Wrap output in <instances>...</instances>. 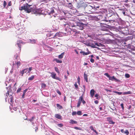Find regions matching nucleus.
<instances>
[{
	"label": "nucleus",
	"instance_id": "f257e3e1",
	"mask_svg": "<svg viewBox=\"0 0 135 135\" xmlns=\"http://www.w3.org/2000/svg\"><path fill=\"white\" fill-rule=\"evenodd\" d=\"M32 5H29L28 3H26L23 6H22L19 9L21 11L24 10L27 13H30L31 12L32 10V8L31 7L30 8Z\"/></svg>",
	"mask_w": 135,
	"mask_h": 135
},
{
	"label": "nucleus",
	"instance_id": "f03ea898",
	"mask_svg": "<svg viewBox=\"0 0 135 135\" xmlns=\"http://www.w3.org/2000/svg\"><path fill=\"white\" fill-rule=\"evenodd\" d=\"M110 17V20H109L110 22H116L117 21V19L119 17L117 14H114L109 16Z\"/></svg>",
	"mask_w": 135,
	"mask_h": 135
},
{
	"label": "nucleus",
	"instance_id": "7ed1b4c3",
	"mask_svg": "<svg viewBox=\"0 0 135 135\" xmlns=\"http://www.w3.org/2000/svg\"><path fill=\"white\" fill-rule=\"evenodd\" d=\"M77 6L78 8L83 7L84 8L86 6V4L82 0H78L77 1Z\"/></svg>",
	"mask_w": 135,
	"mask_h": 135
},
{
	"label": "nucleus",
	"instance_id": "20e7f679",
	"mask_svg": "<svg viewBox=\"0 0 135 135\" xmlns=\"http://www.w3.org/2000/svg\"><path fill=\"white\" fill-rule=\"evenodd\" d=\"M49 73L51 74V76L52 78L58 80L59 81H61V80L60 78L57 77H56V74L54 72L50 73Z\"/></svg>",
	"mask_w": 135,
	"mask_h": 135
},
{
	"label": "nucleus",
	"instance_id": "39448f33",
	"mask_svg": "<svg viewBox=\"0 0 135 135\" xmlns=\"http://www.w3.org/2000/svg\"><path fill=\"white\" fill-rule=\"evenodd\" d=\"M92 8V7L91 6H87L86 5V6L84 8L86 12L87 13H90L91 12L90 10Z\"/></svg>",
	"mask_w": 135,
	"mask_h": 135
},
{
	"label": "nucleus",
	"instance_id": "423d86ee",
	"mask_svg": "<svg viewBox=\"0 0 135 135\" xmlns=\"http://www.w3.org/2000/svg\"><path fill=\"white\" fill-rule=\"evenodd\" d=\"M85 25L81 22H79L78 24V25L76 28H78V29L83 30L84 28V26Z\"/></svg>",
	"mask_w": 135,
	"mask_h": 135
},
{
	"label": "nucleus",
	"instance_id": "0eeeda50",
	"mask_svg": "<svg viewBox=\"0 0 135 135\" xmlns=\"http://www.w3.org/2000/svg\"><path fill=\"white\" fill-rule=\"evenodd\" d=\"M23 42L22 40H18L17 41V44L18 46L19 47V50L20 51H21V45L20 44L22 43Z\"/></svg>",
	"mask_w": 135,
	"mask_h": 135
},
{
	"label": "nucleus",
	"instance_id": "6e6552de",
	"mask_svg": "<svg viewBox=\"0 0 135 135\" xmlns=\"http://www.w3.org/2000/svg\"><path fill=\"white\" fill-rule=\"evenodd\" d=\"M73 32L74 33V36H77V34L79 33V32L77 31L75 29H72L71 30V33H73Z\"/></svg>",
	"mask_w": 135,
	"mask_h": 135
},
{
	"label": "nucleus",
	"instance_id": "1a4fd4ad",
	"mask_svg": "<svg viewBox=\"0 0 135 135\" xmlns=\"http://www.w3.org/2000/svg\"><path fill=\"white\" fill-rule=\"evenodd\" d=\"M109 80L111 81H114L115 80V81H118L119 80L115 78L114 76H110L109 78Z\"/></svg>",
	"mask_w": 135,
	"mask_h": 135
},
{
	"label": "nucleus",
	"instance_id": "9d476101",
	"mask_svg": "<svg viewBox=\"0 0 135 135\" xmlns=\"http://www.w3.org/2000/svg\"><path fill=\"white\" fill-rule=\"evenodd\" d=\"M80 52V53L83 54V55H87L91 53L89 51L88 52H85L84 51H81Z\"/></svg>",
	"mask_w": 135,
	"mask_h": 135
},
{
	"label": "nucleus",
	"instance_id": "9b49d317",
	"mask_svg": "<svg viewBox=\"0 0 135 135\" xmlns=\"http://www.w3.org/2000/svg\"><path fill=\"white\" fill-rule=\"evenodd\" d=\"M88 75L85 74V73H84V77L85 80L86 82H88Z\"/></svg>",
	"mask_w": 135,
	"mask_h": 135
},
{
	"label": "nucleus",
	"instance_id": "f8f14e48",
	"mask_svg": "<svg viewBox=\"0 0 135 135\" xmlns=\"http://www.w3.org/2000/svg\"><path fill=\"white\" fill-rule=\"evenodd\" d=\"M28 70V68L25 69H24L23 70H22L21 71L20 73L22 74V76L23 75V74L25 73H26L27 71Z\"/></svg>",
	"mask_w": 135,
	"mask_h": 135
},
{
	"label": "nucleus",
	"instance_id": "ddd939ff",
	"mask_svg": "<svg viewBox=\"0 0 135 135\" xmlns=\"http://www.w3.org/2000/svg\"><path fill=\"white\" fill-rule=\"evenodd\" d=\"M55 118L58 119H61V116L59 114H55Z\"/></svg>",
	"mask_w": 135,
	"mask_h": 135
},
{
	"label": "nucleus",
	"instance_id": "4468645a",
	"mask_svg": "<svg viewBox=\"0 0 135 135\" xmlns=\"http://www.w3.org/2000/svg\"><path fill=\"white\" fill-rule=\"evenodd\" d=\"M95 91L93 89L91 90L90 91V94L91 97H93Z\"/></svg>",
	"mask_w": 135,
	"mask_h": 135
},
{
	"label": "nucleus",
	"instance_id": "2eb2a0df",
	"mask_svg": "<svg viewBox=\"0 0 135 135\" xmlns=\"http://www.w3.org/2000/svg\"><path fill=\"white\" fill-rule=\"evenodd\" d=\"M13 97L11 95L10 98L8 99V102L9 103H12L13 102Z\"/></svg>",
	"mask_w": 135,
	"mask_h": 135
},
{
	"label": "nucleus",
	"instance_id": "dca6fc26",
	"mask_svg": "<svg viewBox=\"0 0 135 135\" xmlns=\"http://www.w3.org/2000/svg\"><path fill=\"white\" fill-rule=\"evenodd\" d=\"M50 10H51L48 13L49 14V15H51V14H53L54 12V10L53 8H51L50 9Z\"/></svg>",
	"mask_w": 135,
	"mask_h": 135
},
{
	"label": "nucleus",
	"instance_id": "f3484780",
	"mask_svg": "<svg viewBox=\"0 0 135 135\" xmlns=\"http://www.w3.org/2000/svg\"><path fill=\"white\" fill-rule=\"evenodd\" d=\"M90 128L91 130L94 131L96 134H98L97 132L94 129L93 127L92 126H90Z\"/></svg>",
	"mask_w": 135,
	"mask_h": 135
},
{
	"label": "nucleus",
	"instance_id": "a211bd4d",
	"mask_svg": "<svg viewBox=\"0 0 135 135\" xmlns=\"http://www.w3.org/2000/svg\"><path fill=\"white\" fill-rule=\"evenodd\" d=\"M27 89H26L23 92V94L22 95V98H24L25 95V94L26 93V92H27Z\"/></svg>",
	"mask_w": 135,
	"mask_h": 135
},
{
	"label": "nucleus",
	"instance_id": "6ab92c4d",
	"mask_svg": "<svg viewBox=\"0 0 135 135\" xmlns=\"http://www.w3.org/2000/svg\"><path fill=\"white\" fill-rule=\"evenodd\" d=\"M35 117L34 116L32 117L30 119H28L27 118H26L25 119H24L25 120H28L30 121V122H32L33 120V119L35 118Z\"/></svg>",
	"mask_w": 135,
	"mask_h": 135
},
{
	"label": "nucleus",
	"instance_id": "aec40b11",
	"mask_svg": "<svg viewBox=\"0 0 135 135\" xmlns=\"http://www.w3.org/2000/svg\"><path fill=\"white\" fill-rule=\"evenodd\" d=\"M64 54V52H63L60 55H59L58 56V57L59 59H62L63 57V56Z\"/></svg>",
	"mask_w": 135,
	"mask_h": 135
},
{
	"label": "nucleus",
	"instance_id": "412c9836",
	"mask_svg": "<svg viewBox=\"0 0 135 135\" xmlns=\"http://www.w3.org/2000/svg\"><path fill=\"white\" fill-rule=\"evenodd\" d=\"M30 42L32 44H35L36 42V40L35 39L30 40Z\"/></svg>",
	"mask_w": 135,
	"mask_h": 135
},
{
	"label": "nucleus",
	"instance_id": "4be33fe9",
	"mask_svg": "<svg viewBox=\"0 0 135 135\" xmlns=\"http://www.w3.org/2000/svg\"><path fill=\"white\" fill-rule=\"evenodd\" d=\"M132 92L130 91H128L127 92H126L123 93V94H132Z\"/></svg>",
	"mask_w": 135,
	"mask_h": 135
},
{
	"label": "nucleus",
	"instance_id": "5701e85b",
	"mask_svg": "<svg viewBox=\"0 0 135 135\" xmlns=\"http://www.w3.org/2000/svg\"><path fill=\"white\" fill-rule=\"evenodd\" d=\"M55 60L58 63H62V62L61 60H59V59H55Z\"/></svg>",
	"mask_w": 135,
	"mask_h": 135
},
{
	"label": "nucleus",
	"instance_id": "b1692460",
	"mask_svg": "<svg viewBox=\"0 0 135 135\" xmlns=\"http://www.w3.org/2000/svg\"><path fill=\"white\" fill-rule=\"evenodd\" d=\"M70 123L72 124H77V122L76 121L72 119L70 120Z\"/></svg>",
	"mask_w": 135,
	"mask_h": 135
},
{
	"label": "nucleus",
	"instance_id": "393cba45",
	"mask_svg": "<svg viewBox=\"0 0 135 135\" xmlns=\"http://www.w3.org/2000/svg\"><path fill=\"white\" fill-rule=\"evenodd\" d=\"M34 75H32L30 77H29L28 79V80H33L34 78Z\"/></svg>",
	"mask_w": 135,
	"mask_h": 135
},
{
	"label": "nucleus",
	"instance_id": "a878e982",
	"mask_svg": "<svg viewBox=\"0 0 135 135\" xmlns=\"http://www.w3.org/2000/svg\"><path fill=\"white\" fill-rule=\"evenodd\" d=\"M56 106L57 107H58L59 109H61L62 108V106L60 105L59 104H56Z\"/></svg>",
	"mask_w": 135,
	"mask_h": 135
},
{
	"label": "nucleus",
	"instance_id": "bb28decb",
	"mask_svg": "<svg viewBox=\"0 0 135 135\" xmlns=\"http://www.w3.org/2000/svg\"><path fill=\"white\" fill-rule=\"evenodd\" d=\"M55 71L56 72L58 73L59 74L60 73V72L59 70V69H58V68L57 67H55Z\"/></svg>",
	"mask_w": 135,
	"mask_h": 135
},
{
	"label": "nucleus",
	"instance_id": "cd10ccee",
	"mask_svg": "<svg viewBox=\"0 0 135 135\" xmlns=\"http://www.w3.org/2000/svg\"><path fill=\"white\" fill-rule=\"evenodd\" d=\"M83 100H84L83 99V95H82L80 97L79 100H80L81 102Z\"/></svg>",
	"mask_w": 135,
	"mask_h": 135
},
{
	"label": "nucleus",
	"instance_id": "c85d7f7f",
	"mask_svg": "<svg viewBox=\"0 0 135 135\" xmlns=\"http://www.w3.org/2000/svg\"><path fill=\"white\" fill-rule=\"evenodd\" d=\"M16 64L18 68L21 65V62L20 61H17L16 63Z\"/></svg>",
	"mask_w": 135,
	"mask_h": 135
},
{
	"label": "nucleus",
	"instance_id": "c756f323",
	"mask_svg": "<svg viewBox=\"0 0 135 135\" xmlns=\"http://www.w3.org/2000/svg\"><path fill=\"white\" fill-rule=\"evenodd\" d=\"M68 4L69 7V8L70 9H72V8L73 7V6L71 4V3H69Z\"/></svg>",
	"mask_w": 135,
	"mask_h": 135
},
{
	"label": "nucleus",
	"instance_id": "7c9ffc66",
	"mask_svg": "<svg viewBox=\"0 0 135 135\" xmlns=\"http://www.w3.org/2000/svg\"><path fill=\"white\" fill-rule=\"evenodd\" d=\"M95 45H96L98 46H102V45H103L100 43H95Z\"/></svg>",
	"mask_w": 135,
	"mask_h": 135
},
{
	"label": "nucleus",
	"instance_id": "2f4dec72",
	"mask_svg": "<svg viewBox=\"0 0 135 135\" xmlns=\"http://www.w3.org/2000/svg\"><path fill=\"white\" fill-rule=\"evenodd\" d=\"M15 59H17V58L19 57L20 58L19 56V54H16L15 55Z\"/></svg>",
	"mask_w": 135,
	"mask_h": 135
},
{
	"label": "nucleus",
	"instance_id": "473e14b6",
	"mask_svg": "<svg viewBox=\"0 0 135 135\" xmlns=\"http://www.w3.org/2000/svg\"><path fill=\"white\" fill-rule=\"evenodd\" d=\"M76 113L78 115H82V112L80 111H78Z\"/></svg>",
	"mask_w": 135,
	"mask_h": 135
},
{
	"label": "nucleus",
	"instance_id": "72a5a7b5",
	"mask_svg": "<svg viewBox=\"0 0 135 135\" xmlns=\"http://www.w3.org/2000/svg\"><path fill=\"white\" fill-rule=\"evenodd\" d=\"M81 103V102L80 100H78V104L77 105V107L78 108L80 106Z\"/></svg>",
	"mask_w": 135,
	"mask_h": 135
},
{
	"label": "nucleus",
	"instance_id": "f704fd0d",
	"mask_svg": "<svg viewBox=\"0 0 135 135\" xmlns=\"http://www.w3.org/2000/svg\"><path fill=\"white\" fill-rule=\"evenodd\" d=\"M7 4V3L6 1H3V7L4 8H5L6 7V5Z\"/></svg>",
	"mask_w": 135,
	"mask_h": 135
},
{
	"label": "nucleus",
	"instance_id": "c9c22d12",
	"mask_svg": "<svg viewBox=\"0 0 135 135\" xmlns=\"http://www.w3.org/2000/svg\"><path fill=\"white\" fill-rule=\"evenodd\" d=\"M46 86V85L44 83H42L41 84V87L42 88H45Z\"/></svg>",
	"mask_w": 135,
	"mask_h": 135
},
{
	"label": "nucleus",
	"instance_id": "e433bc0d",
	"mask_svg": "<svg viewBox=\"0 0 135 135\" xmlns=\"http://www.w3.org/2000/svg\"><path fill=\"white\" fill-rule=\"evenodd\" d=\"M124 133L125 134H126L127 135H128L129 134L128 131L127 129L124 132Z\"/></svg>",
	"mask_w": 135,
	"mask_h": 135
},
{
	"label": "nucleus",
	"instance_id": "4c0bfd02",
	"mask_svg": "<svg viewBox=\"0 0 135 135\" xmlns=\"http://www.w3.org/2000/svg\"><path fill=\"white\" fill-rule=\"evenodd\" d=\"M74 128L76 130H81V128H78V127H74Z\"/></svg>",
	"mask_w": 135,
	"mask_h": 135
},
{
	"label": "nucleus",
	"instance_id": "58836bf2",
	"mask_svg": "<svg viewBox=\"0 0 135 135\" xmlns=\"http://www.w3.org/2000/svg\"><path fill=\"white\" fill-rule=\"evenodd\" d=\"M12 2L11 1H10L8 3V6H7V7H8V6H10L12 5Z\"/></svg>",
	"mask_w": 135,
	"mask_h": 135
},
{
	"label": "nucleus",
	"instance_id": "ea45409f",
	"mask_svg": "<svg viewBox=\"0 0 135 135\" xmlns=\"http://www.w3.org/2000/svg\"><path fill=\"white\" fill-rule=\"evenodd\" d=\"M21 111L19 110H18V111L17 110L16 112L15 113L16 114V115H19L18 113H21Z\"/></svg>",
	"mask_w": 135,
	"mask_h": 135
},
{
	"label": "nucleus",
	"instance_id": "a19ab883",
	"mask_svg": "<svg viewBox=\"0 0 135 135\" xmlns=\"http://www.w3.org/2000/svg\"><path fill=\"white\" fill-rule=\"evenodd\" d=\"M109 123L110 124H114L115 123V122H113V120H112L109 122Z\"/></svg>",
	"mask_w": 135,
	"mask_h": 135
},
{
	"label": "nucleus",
	"instance_id": "79ce46f5",
	"mask_svg": "<svg viewBox=\"0 0 135 135\" xmlns=\"http://www.w3.org/2000/svg\"><path fill=\"white\" fill-rule=\"evenodd\" d=\"M104 75L106 76L107 77L109 78L110 76L107 73H105L104 74Z\"/></svg>",
	"mask_w": 135,
	"mask_h": 135
},
{
	"label": "nucleus",
	"instance_id": "37998d69",
	"mask_svg": "<svg viewBox=\"0 0 135 135\" xmlns=\"http://www.w3.org/2000/svg\"><path fill=\"white\" fill-rule=\"evenodd\" d=\"M125 77L127 78H128L130 77V75L128 74H126L125 75Z\"/></svg>",
	"mask_w": 135,
	"mask_h": 135
},
{
	"label": "nucleus",
	"instance_id": "c03bdc74",
	"mask_svg": "<svg viewBox=\"0 0 135 135\" xmlns=\"http://www.w3.org/2000/svg\"><path fill=\"white\" fill-rule=\"evenodd\" d=\"M107 120L109 122H110V120H112V118L111 117H108L107 118Z\"/></svg>",
	"mask_w": 135,
	"mask_h": 135
},
{
	"label": "nucleus",
	"instance_id": "a18cd8bd",
	"mask_svg": "<svg viewBox=\"0 0 135 135\" xmlns=\"http://www.w3.org/2000/svg\"><path fill=\"white\" fill-rule=\"evenodd\" d=\"M120 10L121 11H123L122 12V13L124 15V16L126 15L125 12L124 10H123V9H120Z\"/></svg>",
	"mask_w": 135,
	"mask_h": 135
},
{
	"label": "nucleus",
	"instance_id": "49530a36",
	"mask_svg": "<svg viewBox=\"0 0 135 135\" xmlns=\"http://www.w3.org/2000/svg\"><path fill=\"white\" fill-rule=\"evenodd\" d=\"M32 70V67H30L28 69V70L27 71H28V73H29L30 72V71Z\"/></svg>",
	"mask_w": 135,
	"mask_h": 135
},
{
	"label": "nucleus",
	"instance_id": "de8ad7c7",
	"mask_svg": "<svg viewBox=\"0 0 135 135\" xmlns=\"http://www.w3.org/2000/svg\"><path fill=\"white\" fill-rule=\"evenodd\" d=\"M74 86L76 89H78V85L77 84V83L76 82L74 84Z\"/></svg>",
	"mask_w": 135,
	"mask_h": 135
},
{
	"label": "nucleus",
	"instance_id": "09e8293b",
	"mask_svg": "<svg viewBox=\"0 0 135 135\" xmlns=\"http://www.w3.org/2000/svg\"><path fill=\"white\" fill-rule=\"evenodd\" d=\"M21 88H18V89L17 90V93H18V92H20L21 91Z\"/></svg>",
	"mask_w": 135,
	"mask_h": 135
},
{
	"label": "nucleus",
	"instance_id": "8fccbe9b",
	"mask_svg": "<svg viewBox=\"0 0 135 135\" xmlns=\"http://www.w3.org/2000/svg\"><path fill=\"white\" fill-rule=\"evenodd\" d=\"M78 82V83L79 84L80 83V78L79 76L77 79Z\"/></svg>",
	"mask_w": 135,
	"mask_h": 135
},
{
	"label": "nucleus",
	"instance_id": "3c124183",
	"mask_svg": "<svg viewBox=\"0 0 135 135\" xmlns=\"http://www.w3.org/2000/svg\"><path fill=\"white\" fill-rule=\"evenodd\" d=\"M76 112L75 111L73 112L72 113V115H75L76 114Z\"/></svg>",
	"mask_w": 135,
	"mask_h": 135
},
{
	"label": "nucleus",
	"instance_id": "603ef678",
	"mask_svg": "<svg viewBox=\"0 0 135 135\" xmlns=\"http://www.w3.org/2000/svg\"><path fill=\"white\" fill-rule=\"evenodd\" d=\"M58 126L59 127H62L63 126V125L62 124L60 123V124H58Z\"/></svg>",
	"mask_w": 135,
	"mask_h": 135
},
{
	"label": "nucleus",
	"instance_id": "864d4df0",
	"mask_svg": "<svg viewBox=\"0 0 135 135\" xmlns=\"http://www.w3.org/2000/svg\"><path fill=\"white\" fill-rule=\"evenodd\" d=\"M115 93H117V94H118L119 95H120L122 94V92H119L118 91L115 92Z\"/></svg>",
	"mask_w": 135,
	"mask_h": 135
},
{
	"label": "nucleus",
	"instance_id": "5fc2aeb1",
	"mask_svg": "<svg viewBox=\"0 0 135 135\" xmlns=\"http://www.w3.org/2000/svg\"><path fill=\"white\" fill-rule=\"evenodd\" d=\"M34 129H35V132H36L37 131L38 129V127L37 126L35 128H34Z\"/></svg>",
	"mask_w": 135,
	"mask_h": 135
},
{
	"label": "nucleus",
	"instance_id": "6e6d98bb",
	"mask_svg": "<svg viewBox=\"0 0 135 135\" xmlns=\"http://www.w3.org/2000/svg\"><path fill=\"white\" fill-rule=\"evenodd\" d=\"M90 61L92 63H94V60L93 59L91 58L90 59Z\"/></svg>",
	"mask_w": 135,
	"mask_h": 135
},
{
	"label": "nucleus",
	"instance_id": "4d7b16f0",
	"mask_svg": "<svg viewBox=\"0 0 135 135\" xmlns=\"http://www.w3.org/2000/svg\"><path fill=\"white\" fill-rule=\"evenodd\" d=\"M95 45L94 44L92 45V46H91V47L93 48H96L97 47L95 46Z\"/></svg>",
	"mask_w": 135,
	"mask_h": 135
},
{
	"label": "nucleus",
	"instance_id": "13d9d810",
	"mask_svg": "<svg viewBox=\"0 0 135 135\" xmlns=\"http://www.w3.org/2000/svg\"><path fill=\"white\" fill-rule=\"evenodd\" d=\"M59 33H56L55 35L52 38H55L56 36H58L59 35Z\"/></svg>",
	"mask_w": 135,
	"mask_h": 135
},
{
	"label": "nucleus",
	"instance_id": "bf43d9fd",
	"mask_svg": "<svg viewBox=\"0 0 135 135\" xmlns=\"http://www.w3.org/2000/svg\"><path fill=\"white\" fill-rule=\"evenodd\" d=\"M9 91H8L6 93V95L7 96V97L8 96V95H9Z\"/></svg>",
	"mask_w": 135,
	"mask_h": 135
},
{
	"label": "nucleus",
	"instance_id": "052dcab7",
	"mask_svg": "<svg viewBox=\"0 0 135 135\" xmlns=\"http://www.w3.org/2000/svg\"><path fill=\"white\" fill-rule=\"evenodd\" d=\"M69 26H71L72 27H75V26L74 24H70V25H69Z\"/></svg>",
	"mask_w": 135,
	"mask_h": 135
},
{
	"label": "nucleus",
	"instance_id": "680f3d73",
	"mask_svg": "<svg viewBox=\"0 0 135 135\" xmlns=\"http://www.w3.org/2000/svg\"><path fill=\"white\" fill-rule=\"evenodd\" d=\"M99 102L97 100H96L94 101V103L96 104H97Z\"/></svg>",
	"mask_w": 135,
	"mask_h": 135
},
{
	"label": "nucleus",
	"instance_id": "e2e57ef3",
	"mask_svg": "<svg viewBox=\"0 0 135 135\" xmlns=\"http://www.w3.org/2000/svg\"><path fill=\"white\" fill-rule=\"evenodd\" d=\"M57 93L60 95H61V93L60 92L59 90H58L57 91Z\"/></svg>",
	"mask_w": 135,
	"mask_h": 135
},
{
	"label": "nucleus",
	"instance_id": "0e129e2a",
	"mask_svg": "<svg viewBox=\"0 0 135 135\" xmlns=\"http://www.w3.org/2000/svg\"><path fill=\"white\" fill-rule=\"evenodd\" d=\"M120 105H121V107L123 109V108H124V106H123V103L121 104H120Z\"/></svg>",
	"mask_w": 135,
	"mask_h": 135
},
{
	"label": "nucleus",
	"instance_id": "69168bd1",
	"mask_svg": "<svg viewBox=\"0 0 135 135\" xmlns=\"http://www.w3.org/2000/svg\"><path fill=\"white\" fill-rule=\"evenodd\" d=\"M64 101L65 102L66 100V97H65V96H64Z\"/></svg>",
	"mask_w": 135,
	"mask_h": 135
},
{
	"label": "nucleus",
	"instance_id": "338daca9",
	"mask_svg": "<svg viewBox=\"0 0 135 135\" xmlns=\"http://www.w3.org/2000/svg\"><path fill=\"white\" fill-rule=\"evenodd\" d=\"M81 102H82L83 104H84L86 103L85 102L84 100H83Z\"/></svg>",
	"mask_w": 135,
	"mask_h": 135
},
{
	"label": "nucleus",
	"instance_id": "774afa93",
	"mask_svg": "<svg viewBox=\"0 0 135 135\" xmlns=\"http://www.w3.org/2000/svg\"><path fill=\"white\" fill-rule=\"evenodd\" d=\"M120 131L122 133H124V131L123 129H122L120 130Z\"/></svg>",
	"mask_w": 135,
	"mask_h": 135
}]
</instances>
